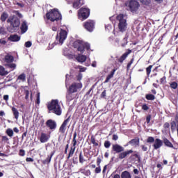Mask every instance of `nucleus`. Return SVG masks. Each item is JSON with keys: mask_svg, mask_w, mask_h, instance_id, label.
Returning <instances> with one entry per match:
<instances>
[{"mask_svg": "<svg viewBox=\"0 0 178 178\" xmlns=\"http://www.w3.org/2000/svg\"><path fill=\"white\" fill-rule=\"evenodd\" d=\"M112 151L115 154H118V159H124V158H127L130 154H133V149H129L124 151V147L119 144H114L112 145Z\"/></svg>", "mask_w": 178, "mask_h": 178, "instance_id": "nucleus-1", "label": "nucleus"}, {"mask_svg": "<svg viewBox=\"0 0 178 178\" xmlns=\"http://www.w3.org/2000/svg\"><path fill=\"white\" fill-rule=\"evenodd\" d=\"M47 107L48 111L53 112V113H55L57 116L62 115V110L58 99H52L50 102L47 103Z\"/></svg>", "mask_w": 178, "mask_h": 178, "instance_id": "nucleus-2", "label": "nucleus"}, {"mask_svg": "<svg viewBox=\"0 0 178 178\" xmlns=\"http://www.w3.org/2000/svg\"><path fill=\"white\" fill-rule=\"evenodd\" d=\"M46 17L50 22H59V20H62V14L54 8L46 13Z\"/></svg>", "mask_w": 178, "mask_h": 178, "instance_id": "nucleus-3", "label": "nucleus"}, {"mask_svg": "<svg viewBox=\"0 0 178 178\" xmlns=\"http://www.w3.org/2000/svg\"><path fill=\"white\" fill-rule=\"evenodd\" d=\"M73 47L77 49L79 52H81V54H84V49L90 51V45L89 43H84L83 40H78L74 42Z\"/></svg>", "mask_w": 178, "mask_h": 178, "instance_id": "nucleus-4", "label": "nucleus"}, {"mask_svg": "<svg viewBox=\"0 0 178 178\" xmlns=\"http://www.w3.org/2000/svg\"><path fill=\"white\" fill-rule=\"evenodd\" d=\"M116 19L118 20V29L121 33H124L127 29V21L124 19V15L123 14H119L116 17Z\"/></svg>", "mask_w": 178, "mask_h": 178, "instance_id": "nucleus-5", "label": "nucleus"}, {"mask_svg": "<svg viewBox=\"0 0 178 178\" xmlns=\"http://www.w3.org/2000/svg\"><path fill=\"white\" fill-rule=\"evenodd\" d=\"M147 143H152L153 144V148L154 149H159V148H161V147H162L163 145V140L159 139V138H154L152 136H149L147 139Z\"/></svg>", "mask_w": 178, "mask_h": 178, "instance_id": "nucleus-6", "label": "nucleus"}, {"mask_svg": "<svg viewBox=\"0 0 178 178\" xmlns=\"http://www.w3.org/2000/svg\"><path fill=\"white\" fill-rule=\"evenodd\" d=\"M7 23L10 24V27H12L13 30H16L20 27V19L15 15L9 17L7 19Z\"/></svg>", "mask_w": 178, "mask_h": 178, "instance_id": "nucleus-7", "label": "nucleus"}, {"mask_svg": "<svg viewBox=\"0 0 178 178\" xmlns=\"http://www.w3.org/2000/svg\"><path fill=\"white\" fill-rule=\"evenodd\" d=\"M126 6H127L132 13L137 12L140 8V3L136 0H131L125 3Z\"/></svg>", "mask_w": 178, "mask_h": 178, "instance_id": "nucleus-8", "label": "nucleus"}, {"mask_svg": "<svg viewBox=\"0 0 178 178\" xmlns=\"http://www.w3.org/2000/svg\"><path fill=\"white\" fill-rule=\"evenodd\" d=\"M77 132L74 131L73 135V139L72 141V146L70 147V149L69 151V154L67 156V159H70L74 155V151H76V146L77 145Z\"/></svg>", "mask_w": 178, "mask_h": 178, "instance_id": "nucleus-9", "label": "nucleus"}, {"mask_svg": "<svg viewBox=\"0 0 178 178\" xmlns=\"http://www.w3.org/2000/svg\"><path fill=\"white\" fill-rule=\"evenodd\" d=\"M90 17V9L87 8H81L78 10V17L80 20H86Z\"/></svg>", "mask_w": 178, "mask_h": 178, "instance_id": "nucleus-10", "label": "nucleus"}, {"mask_svg": "<svg viewBox=\"0 0 178 178\" xmlns=\"http://www.w3.org/2000/svg\"><path fill=\"white\" fill-rule=\"evenodd\" d=\"M83 88V83L81 82L76 83L74 82L70 86L67 91L74 94V92H77V91H80Z\"/></svg>", "mask_w": 178, "mask_h": 178, "instance_id": "nucleus-11", "label": "nucleus"}, {"mask_svg": "<svg viewBox=\"0 0 178 178\" xmlns=\"http://www.w3.org/2000/svg\"><path fill=\"white\" fill-rule=\"evenodd\" d=\"M84 29L89 31V33H92L94 31V29H95V22L92 19H89L85 22L83 24Z\"/></svg>", "mask_w": 178, "mask_h": 178, "instance_id": "nucleus-12", "label": "nucleus"}, {"mask_svg": "<svg viewBox=\"0 0 178 178\" xmlns=\"http://www.w3.org/2000/svg\"><path fill=\"white\" fill-rule=\"evenodd\" d=\"M67 38V31L61 29L59 35H56V40H58L60 44H63V42Z\"/></svg>", "mask_w": 178, "mask_h": 178, "instance_id": "nucleus-13", "label": "nucleus"}, {"mask_svg": "<svg viewBox=\"0 0 178 178\" xmlns=\"http://www.w3.org/2000/svg\"><path fill=\"white\" fill-rule=\"evenodd\" d=\"M69 122H70V116L63 121V124L59 128V133L65 134V131H66V127L67 124H69Z\"/></svg>", "mask_w": 178, "mask_h": 178, "instance_id": "nucleus-14", "label": "nucleus"}, {"mask_svg": "<svg viewBox=\"0 0 178 178\" xmlns=\"http://www.w3.org/2000/svg\"><path fill=\"white\" fill-rule=\"evenodd\" d=\"M132 51L130 49H127V51L124 53L119 58L117 59V61L118 63H123L124 60H126V58L131 54Z\"/></svg>", "mask_w": 178, "mask_h": 178, "instance_id": "nucleus-15", "label": "nucleus"}, {"mask_svg": "<svg viewBox=\"0 0 178 178\" xmlns=\"http://www.w3.org/2000/svg\"><path fill=\"white\" fill-rule=\"evenodd\" d=\"M46 126L49 130H55V129H56V122L54 120H48L46 122Z\"/></svg>", "mask_w": 178, "mask_h": 178, "instance_id": "nucleus-16", "label": "nucleus"}, {"mask_svg": "<svg viewBox=\"0 0 178 178\" xmlns=\"http://www.w3.org/2000/svg\"><path fill=\"white\" fill-rule=\"evenodd\" d=\"M127 145H131L132 147H139L140 146V138L136 137L131 139L127 143Z\"/></svg>", "mask_w": 178, "mask_h": 178, "instance_id": "nucleus-17", "label": "nucleus"}, {"mask_svg": "<svg viewBox=\"0 0 178 178\" xmlns=\"http://www.w3.org/2000/svg\"><path fill=\"white\" fill-rule=\"evenodd\" d=\"M51 138V136L48 135V134L42 132L40 134V137L39 138L40 143H47V141Z\"/></svg>", "mask_w": 178, "mask_h": 178, "instance_id": "nucleus-18", "label": "nucleus"}, {"mask_svg": "<svg viewBox=\"0 0 178 178\" xmlns=\"http://www.w3.org/2000/svg\"><path fill=\"white\" fill-rule=\"evenodd\" d=\"M55 152H56L55 150L51 152L50 155H48L47 158L46 159L42 161V163L43 165H49V163H51L52 156H54V155H55Z\"/></svg>", "mask_w": 178, "mask_h": 178, "instance_id": "nucleus-19", "label": "nucleus"}, {"mask_svg": "<svg viewBox=\"0 0 178 178\" xmlns=\"http://www.w3.org/2000/svg\"><path fill=\"white\" fill-rule=\"evenodd\" d=\"M76 98V95L74 93H72L71 92H69L67 90L66 94V101L67 102H71V101H73Z\"/></svg>", "mask_w": 178, "mask_h": 178, "instance_id": "nucleus-20", "label": "nucleus"}, {"mask_svg": "<svg viewBox=\"0 0 178 178\" xmlns=\"http://www.w3.org/2000/svg\"><path fill=\"white\" fill-rule=\"evenodd\" d=\"M8 41H11L12 42H17L20 41V36L17 34L11 35L8 38Z\"/></svg>", "mask_w": 178, "mask_h": 178, "instance_id": "nucleus-21", "label": "nucleus"}, {"mask_svg": "<svg viewBox=\"0 0 178 178\" xmlns=\"http://www.w3.org/2000/svg\"><path fill=\"white\" fill-rule=\"evenodd\" d=\"M77 62L80 63H84L87 60V56L83 54H79L76 58Z\"/></svg>", "mask_w": 178, "mask_h": 178, "instance_id": "nucleus-22", "label": "nucleus"}, {"mask_svg": "<svg viewBox=\"0 0 178 178\" xmlns=\"http://www.w3.org/2000/svg\"><path fill=\"white\" fill-rule=\"evenodd\" d=\"M163 144H164V145L165 147H168V148H174L175 149V147L173 146V144L172 143V142H170V140H169L166 138H164L163 139Z\"/></svg>", "mask_w": 178, "mask_h": 178, "instance_id": "nucleus-23", "label": "nucleus"}, {"mask_svg": "<svg viewBox=\"0 0 178 178\" xmlns=\"http://www.w3.org/2000/svg\"><path fill=\"white\" fill-rule=\"evenodd\" d=\"M20 29L22 34H24V33H26V31L29 30V26L27 25V22L26 21L22 22Z\"/></svg>", "mask_w": 178, "mask_h": 178, "instance_id": "nucleus-24", "label": "nucleus"}, {"mask_svg": "<svg viewBox=\"0 0 178 178\" xmlns=\"http://www.w3.org/2000/svg\"><path fill=\"white\" fill-rule=\"evenodd\" d=\"M115 72H116L115 68L113 69L111 71L110 74L106 76V80L104 81V83H109V80H111V79H112L113 76H115Z\"/></svg>", "mask_w": 178, "mask_h": 178, "instance_id": "nucleus-25", "label": "nucleus"}, {"mask_svg": "<svg viewBox=\"0 0 178 178\" xmlns=\"http://www.w3.org/2000/svg\"><path fill=\"white\" fill-rule=\"evenodd\" d=\"M13 60H15V57L12 55L7 54L4 57V62H6V63H12Z\"/></svg>", "mask_w": 178, "mask_h": 178, "instance_id": "nucleus-26", "label": "nucleus"}, {"mask_svg": "<svg viewBox=\"0 0 178 178\" xmlns=\"http://www.w3.org/2000/svg\"><path fill=\"white\" fill-rule=\"evenodd\" d=\"M82 2L83 0H74L73 8H74L75 9H79V8H80V6L83 5Z\"/></svg>", "mask_w": 178, "mask_h": 178, "instance_id": "nucleus-27", "label": "nucleus"}, {"mask_svg": "<svg viewBox=\"0 0 178 178\" xmlns=\"http://www.w3.org/2000/svg\"><path fill=\"white\" fill-rule=\"evenodd\" d=\"M90 143L93 145V147H98L99 145V141L97 140L94 135H92L90 137Z\"/></svg>", "mask_w": 178, "mask_h": 178, "instance_id": "nucleus-28", "label": "nucleus"}, {"mask_svg": "<svg viewBox=\"0 0 178 178\" xmlns=\"http://www.w3.org/2000/svg\"><path fill=\"white\" fill-rule=\"evenodd\" d=\"M121 178H131V174L129 171H123L121 173Z\"/></svg>", "mask_w": 178, "mask_h": 178, "instance_id": "nucleus-29", "label": "nucleus"}, {"mask_svg": "<svg viewBox=\"0 0 178 178\" xmlns=\"http://www.w3.org/2000/svg\"><path fill=\"white\" fill-rule=\"evenodd\" d=\"M12 112L14 115V118L15 119H16L17 120V119H19V111H17V108H16L15 107H12Z\"/></svg>", "mask_w": 178, "mask_h": 178, "instance_id": "nucleus-30", "label": "nucleus"}, {"mask_svg": "<svg viewBox=\"0 0 178 178\" xmlns=\"http://www.w3.org/2000/svg\"><path fill=\"white\" fill-rule=\"evenodd\" d=\"M8 17H9V15L7 14V13H3L0 17V20L1 22H2L3 23L6 22V19H8Z\"/></svg>", "mask_w": 178, "mask_h": 178, "instance_id": "nucleus-31", "label": "nucleus"}, {"mask_svg": "<svg viewBox=\"0 0 178 178\" xmlns=\"http://www.w3.org/2000/svg\"><path fill=\"white\" fill-rule=\"evenodd\" d=\"M170 129H171V131H175L176 130V128L177 129V122L175 121H172L170 122Z\"/></svg>", "mask_w": 178, "mask_h": 178, "instance_id": "nucleus-32", "label": "nucleus"}, {"mask_svg": "<svg viewBox=\"0 0 178 178\" xmlns=\"http://www.w3.org/2000/svg\"><path fill=\"white\" fill-rule=\"evenodd\" d=\"M8 73V71L5 70V67L0 66V76H6Z\"/></svg>", "mask_w": 178, "mask_h": 178, "instance_id": "nucleus-33", "label": "nucleus"}, {"mask_svg": "<svg viewBox=\"0 0 178 178\" xmlns=\"http://www.w3.org/2000/svg\"><path fill=\"white\" fill-rule=\"evenodd\" d=\"M170 88L172 90H177L178 88V83L176 81H172L170 83Z\"/></svg>", "mask_w": 178, "mask_h": 178, "instance_id": "nucleus-34", "label": "nucleus"}, {"mask_svg": "<svg viewBox=\"0 0 178 178\" xmlns=\"http://www.w3.org/2000/svg\"><path fill=\"white\" fill-rule=\"evenodd\" d=\"M145 98L147 101H154V99H155V95L152 94H147Z\"/></svg>", "mask_w": 178, "mask_h": 178, "instance_id": "nucleus-35", "label": "nucleus"}, {"mask_svg": "<svg viewBox=\"0 0 178 178\" xmlns=\"http://www.w3.org/2000/svg\"><path fill=\"white\" fill-rule=\"evenodd\" d=\"M6 133L7 136H8V137H10V138L13 137L14 133H13V130H12V129H10V128L7 129L6 131Z\"/></svg>", "mask_w": 178, "mask_h": 178, "instance_id": "nucleus-36", "label": "nucleus"}, {"mask_svg": "<svg viewBox=\"0 0 178 178\" xmlns=\"http://www.w3.org/2000/svg\"><path fill=\"white\" fill-rule=\"evenodd\" d=\"M17 80H21L22 81H26V74L22 73L18 76Z\"/></svg>", "mask_w": 178, "mask_h": 178, "instance_id": "nucleus-37", "label": "nucleus"}, {"mask_svg": "<svg viewBox=\"0 0 178 178\" xmlns=\"http://www.w3.org/2000/svg\"><path fill=\"white\" fill-rule=\"evenodd\" d=\"M86 162V160H84V156H83V152H80L79 153V163H84Z\"/></svg>", "mask_w": 178, "mask_h": 178, "instance_id": "nucleus-38", "label": "nucleus"}, {"mask_svg": "<svg viewBox=\"0 0 178 178\" xmlns=\"http://www.w3.org/2000/svg\"><path fill=\"white\" fill-rule=\"evenodd\" d=\"M24 95H25V99H29V97L30 95V91L27 89H24Z\"/></svg>", "mask_w": 178, "mask_h": 178, "instance_id": "nucleus-39", "label": "nucleus"}, {"mask_svg": "<svg viewBox=\"0 0 178 178\" xmlns=\"http://www.w3.org/2000/svg\"><path fill=\"white\" fill-rule=\"evenodd\" d=\"M152 69V65H149L147 68H146V74L147 76H149V74H151V70Z\"/></svg>", "mask_w": 178, "mask_h": 178, "instance_id": "nucleus-40", "label": "nucleus"}, {"mask_svg": "<svg viewBox=\"0 0 178 178\" xmlns=\"http://www.w3.org/2000/svg\"><path fill=\"white\" fill-rule=\"evenodd\" d=\"M6 66H8V67H9L10 69H13V70H15V69H16V64L15 63H8L7 64Z\"/></svg>", "mask_w": 178, "mask_h": 178, "instance_id": "nucleus-41", "label": "nucleus"}, {"mask_svg": "<svg viewBox=\"0 0 178 178\" xmlns=\"http://www.w3.org/2000/svg\"><path fill=\"white\" fill-rule=\"evenodd\" d=\"M133 62H134V58H132L130 60V62L128 63L127 65V70H129L130 67H131V65H133Z\"/></svg>", "mask_w": 178, "mask_h": 178, "instance_id": "nucleus-42", "label": "nucleus"}, {"mask_svg": "<svg viewBox=\"0 0 178 178\" xmlns=\"http://www.w3.org/2000/svg\"><path fill=\"white\" fill-rule=\"evenodd\" d=\"M131 156H134L135 158H137L138 162H141V156L139 155L138 153L134 154L131 155Z\"/></svg>", "mask_w": 178, "mask_h": 178, "instance_id": "nucleus-43", "label": "nucleus"}, {"mask_svg": "<svg viewBox=\"0 0 178 178\" xmlns=\"http://www.w3.org/2000/svg\"><path fill=\"white\" fill-rule=\"evenodd\" d=\"M13 13H15L17 16H18V17H19V19H22V17H23V15H22V13H20L19 10H14Z\"/></svg>", "mask_w": 178, "mask_h": 178, "instance_id": "nucleus-44", "label": "nucleus"}, {"mask_svg": "<svg viewBox=\"0 0 178 178\" xmlns=\"http://www.w3.org/2000/svg\"><path fill=\"white\" fill-rule=\"evenodd\" d=\"M76 78L77 81H81V80H82V79H83V74L79 73V74L76 75Z\"/></svg>", "mask_w": 178, "mask_h": 178, "instance_id": "nucleus-45", "label": "nucleus"}, {"mask_svg": "<svg viewBox=\"0 0 178 178\" xmlns=\"http://www.w3.org/2000/svg\"><path fill=\"white\" fill-rule=\"evenodd\" d=\"M170 128V124H169V122H165L163 124V129L165 130H169V129Z\"/></svg>", "mask_w": 178, "mask_h": 178, "instance_id": "nucleus-46", "label": "nucleus"}, {"mask_svg": "<svg viewBox=\"0 0 178 178\" xmlns=\"http://www.w3.org/2000/svg\"><path fill=\"white\" fill-rule=\"evenodd\" d=\"M95 173L96 175H98L99 173H101V165H97V167L95 170Z\"/></svg>", "mask_w": 178, "mask_h": 178, "instance_id": "nucleus-47", "label": "nucleus"}, {"mask_svg": "<svg viewBox=\"0 0 178 178\" xmlns=\"http://www.w3.org/2000/svg\"><path fill=\"white\" fill-rule=\"evenodd\" d=\"M24 155H26V151L23 149H19V156H24Z\"/></svg>", "mask_w": 178, "mask_h": 178, "instance_id": "nucleus-48", "label": "nucleus"}, {"mask_svg": "<svg viewBox=\"0 0 178 178\" xmlns=\"http://www.w3.org/2000/svg\"><path fill=\"white\" fill-rule=\"evenodd\" d=\"M105 148H109L111 147V142L109 140L104 141Z\"/></svg>", "mask_w": 178, "mask_h": 178, "instance_id": "nucleus-49", "label": "nucleus"}, {"mask_svg": "<svg viewBox=\"0 0 178 178\" xmlns=\"http://www.w3.org/2000/svg\"><path fill=\"white\" fill-rule=\"evenodd\" d=\"M31 45H33V43H31V41H27L24 44V47H26V48H30V47H31Z\"/></svg>", "mask_w": 178, "mask_h": 178, "instance_id": "nucleus-50", "label": "nucleus"}, {"mask_svg": "<svg viewBox=\"0 0 178 178\" xmlns=\"http://www.w3.org/2000/svg\"><path fill=\"white\" fill-rule=\"evenodd\" d=\"M151 118H152V115H151V114H149L147 117H146V122L148 124L151 122Z\"/></svg>", "mask_w": 178, "mask_h": 178, "instance_id": "nucleus-51", "label": "nucleus"}, {"mask_svg": "<svg viewBox=\"0 0 178 178\" xmlns=\"http://www.w3.org/2000/svg\"><path fill=\"white\" fill-rule=\"evenodd\" d=\"M100 98H106V90H104L102 92V94H101V95H100Z\"/></svg>", "mask_w": 178, "mask_h": 178, "instance_id": "nucleus-52", "label": "nucleus"}, {"mask_svg": "<svg viewBox=\"0 0 178 178\" xmlns=\"http://www.w3.org/2000/svg\"><path fill=\"white\" fill-rule=\"evenodd\" d=\"M36 104H38V105H39L40 101V92H38L36 95Z\"/></svg>", "mask_w": 178, "mask_h": 178, "instance_id": "nucleus-53", "label": "nucleus"}, {"mask_svg": "<svg viewBox=\"0 0 178 178\" xmlns=\"http://www.w3.org/2000/svg\"><path fill=\"white\" fill-rule=\"evenodd\" d=\"M160 83H161V84H165V83H166V76H163L160 79Z\"/></svg>", "mask_w": 178, "mask_h": 178, "instance_id": "nucleus-54", "label": "nucleus"}, {"mask_svg": "<svg viewBox=\"0 0 178 178\" xmlns=\"http://www.w3.org/2000/svg\"><path fill=\"white\" fill-rule=\"evenodd\" d=\"M141 148H142V151H143L145 152L148 151V147L145 145H142Z\"/></svg>", "mask_w": 178, "mask_h": 178, "instance_id": "nucleus-55", "label": "nucleus"}, {"mask_svg": "<svg viewBox=\"0 0 178 178\" xmlns=\"http://www.w3.org/2000/svg\"><path fill=\"white\" fill-rule=\"evenodd\" d=\"M101 162H102V159L99 157H97V166H101Z\"/></svg>", "mask_w": 178, "mask_h": 178, "instance_id": "nucleus-56", "label": "nucleus"}, {"mask_svg": "<svg viewBox=\"0 0 178 178\" xmlns=\"http://www.w3.org/2000/svg\"><path fill=\"white\" fill-rule=\"evenodd\" d=\"M142 109L143 111H148V109H149V107L147 104H145L142 106Z\"/></svg>", "mask_w": 178, "mask_h": 178, "instance_id": "nucleus-57", "label": "nucleus"}, {"mask_svg": "<svg viewBox=\"0 0 178 178\" xmlns=\"http://www.w3.org/2000/svg\"><path fill=\"white\" fill-rule=\"evenodd\" d=\"M2 141H5L6 143H8V141H9V138H8V136H2Z\"/></svg>", "mask_w": 178, "mask_h": 178, "instance_id": "nucleus-58", "label": "nucleus"}, {"mask_svg": "<svg viewBox=\"0 0 178 178\" xmlns=\"http://www.w3.org/2000/svg\"><path fill=\"white\" fill-rule=\"evenodd\" d=\"M79 72H86V70H87V68H86L84 67H81V66H79Z\"/></svg>", "mask_w": 178, "mask_h": 178, "instance_id": "nucleus-59", "label": "nucleus"}, {"mask_svg": "<svg viewBox=\"0 0 178 178\" xmlns=\"http://www.w3.org/2000/svg\"><path fill=\"white\" fill-rule=\"evenodd\" d=\"M123 41L124 42V43L122 44V47H126V45H127V38H124Z\"/></svg>", "mask_w": 178, "mask_h": 178, "instance_id": "nucleus-60", "label": "nucleus"}, {"mask_svg": "<svg viewBox=\"0 0 178 178\" xmlns=\"http://www.w3.org/2000/svg\"><path fill=\"white\" fill-rule=\"evenodd\" d=\"M26 162H34V159L33 158H31V157H27L26 159Z\"/></svg>", "mask_w": 178, "mask_h": 178, "instance_id": "nucleus-61", "label": "nucleus"}, {"mask_svg": "<svg viewBox=\"0 0 178 178\" xmlns=\"http://www.w3.org/2000/svg\"><path fill=\"white\" fill-rule=\"evenodd\" d=\"M118 139H119V136H118V135H116V134L113 135V140L114 141H117V140H118Z\"/></svg>", "mask_w": 178, "mask_h": 178, "instance_id": "nucleus-62", "label": "nucleus"}, {"mask_svg": "<svg viewBox=\"0 0 178 178\" xmlns=\"http://www.w3.org/2000/svg\"><path fill=\"white\" fill-rule=\"evenodd\" d=\"M175 122H177V129H178V113H177L176 115H175Z\"/></svg>", "mask_w": 178, "mask_h": 178, "instance_id": "nucleus-63", "label": "nucleus"}, {"mask_svg": "<svg viewBox=\"0 0 178 178\" xmlns=\"http://www.w3.org/2000/svg\"><path fill=\"white\" fill-rule=\"evenodd\" d=\"M85 175L86 176H91V171L90 170H86Z\"/></svg>", "mask_w": 178, "mask_h": 178, "instance_id": "nucleus-64", "label": "nucleus"}]
</instances>
